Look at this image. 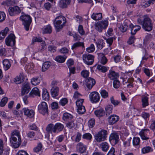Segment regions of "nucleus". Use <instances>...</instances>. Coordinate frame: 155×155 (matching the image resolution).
I'll return each instance as SVG.
<instances>
[{
	"instance_id": "f257e3e1",
	"label": "nucleus",
	"mask_w": 155,
	"mask_h": 155,
	"mask_svg": "<svg viewBox=\"0 0 155 155\" xmlns=\"http://www.w3.org/2000/svg\"><path fill=\"white\" fill-rule=\"evenodd\" d=\"M10 142L12 146L14 148H17L20 146L21 139L19 131L15 130L12 132Z\"/></svg>"
},
{
	"instance_id": "f03ea898",
	"label": "nucleus",
	"mask_w": 155,
	"mask_h": 155,
	"mask_svg": "<svg viewBox=\"0 0 155 155\" xmlns=\"http://www.w3.org/2000/svg\"><path fill=\"white\" fill-rule=\"evenodd\" d=\"M66 18L62 16H59L55 18L53 23L56 28V31L59 32L63 28L66 22Z\"/></svg>"
},
{
	"instance_id": "7ed1b4c3",
	"label": "nucleus",
	"mask_w": 155,
	"mask_h": 155,
	"mask_svg": "<svg viewBox=\"0 0 155 155\" xmlns=\"http://www.w3.org/2000/svg\"><path fill=\"white\" fill-rule=\"evenodd\" d=\"M20 19L22 21V24L25 29L27 31H28L32 21L31 18L28 15H23L20 16Z\"/></svg>"
},
{
	"instance_id": "20e7f679",
	"label": "nucleus",
	"mask_w": 155,
	"mask_h": 155,
	"mask_svg": "<svg viewBox=\"0 0 155 155\" xmlns=\"http://www.w3.org/2000/svg\"><path fill=\"white\" fill-rule=\"evenodd\" d=\"M107 135V130H101L94 135L95 140L98 142H100L105 140Z\"/></svg>"
},
{
	"instance_id": "39448f33",
	"label": "nucleus",
	"mask_w": 155,
	"mask_h": 155,
	"mask_svg": "<svg viewBox=\"0 0 155 155\" xmlns=\"http://www.w3.org/2000/svg\"><path fill=\"white\" fill-rule=\"evenodd\" d=\"M142 27L145 31H150L153 28V24L151 19L148 17L144 18L142 23Z\"/></svg>"
},
{
	"instance_id": "423d86ee",
	"label": "nucleus",
	"mask_w": 155,
	"mask_h": 155,
	"mask_svg": "<svg viewBox=\"0 0 155 155\" xmlns=\"http://www.w3.org/2000/svg\"><path fill=\"white\" fill-rule=\"evenodd\" d=\"M39 112L43 115H48V109L47 104L45 102H42L38 106Z\"/></svg>"
},
{
	"instance_id": "0eeeda50",
	"label": "nucleus",
	"mask_w": 155,
	"mask_h": 155,
	"mask_svg": "<svg viewBox=\"0 0 155 155\" xmlns=\"http://www.w3.org/2000/svg\"><path fill=\"white\" fill-rule=\"evenodd\" d=\"M108 25V21L106 20L101 21L95 24V28L99 32H101L103 29H105L107 28Z\"/></svg>"
},
{
	"instance_id": "6e6552de",
	"label": "nucleus",
	"mask_w": 155,
	"mask_h": 155,
	"mask_svg": "<svg viewBox=\"0 0 155 155\" xmlns=\"http://www.w3.org/2000/svg\"><path fill=\"white\" fill-rule=\"evenodd\" d=\"M83 60L84 62L88 65H92L94 61V56L88 54H84L82 56Z\"/></svg>"
},
{
	"instance_id": "1a4fd4ad",
	"label": "nucleus",
	"mask_w": 155,
	"mask_h": 155,
	"mask_svg": "<svg viewBox=\"0 0 155 155\" xmlns=\"http://www.w3.org/2000/svg\"><path fill=\"white\" fill-rule=\"evenodd\" d=\"M100 97L99 94L95 91L91 92L89 95V100L92 103H96L99 102Z\"/></svg>"
},
{
	"instance_id": "9d476101",
	"label": "nucleus",
	"mask_w": 155,
	"mask_h": 155,
	"mask_svg": "<svg viewBox=\"0 0 155 155\" xmlns=\"http://www.w3.org/2000/svg\"><path fill=\"white\" fill-rule=\"evenodd\" d=\"M15 37L12 34H10L5 39V42L7 45L11 46H14L15 43Z\"/></svg>"
},
{
	"instance_id": "9b49d317",
	"label": "nucleus",
	"mask_w": 155,
	"mask_h": 155,
	"mask_svg": "<svg viewBox=\"0 0 155 155\" xmlns=\"http://www.w3.org/2000/svg\"><path fill=\"white\" fill-rule=\"evenodd\" d=\"M109 141L113 145L117 144L119 141V136L118 134L116 132L112 133L110 136Z\"/></svg>"
},
{
	"instance_id": "f8f14e48",
	"label": "nucleus",
	"mask_w": 155,
	"mask_h": 155,
	"mask_svg": "<svg viewBox=\"0 0 155 155\" xmlns=\"http://www.w3.org/2000/svg\"><path fill=\"white\" fill-rule=\"evenodd\" d=\"M21 10L20 8L17 6L14 7H10L8 9V12L9 15L11 16L18 14L21 12Z\"/></svg>"
},
{
	"instance_id": "ddd939ff",
	"label": "nucleus",
	"mask_w": 155,
	"mask_h": 155,
	"mask_svg": "<svg viewBox=\"0 0 155 155\" xmlns=\"http://www.w3.org/2000/svg\"><path fill=\"white\" fill-rule=\"evenodd\" d=\"M85 81L87 87L89 90L91 89L96 83L95 80L91 78L86 79Z\"/></svg>"
},
{
	"instance_id": "4468645a",
	"label": "nucleus",
	"mask_w": 155,
	"mask_h": 155,
	"mask_svg": "<svg viewBox=\"0 0 155 155\" xmlns=\"http://www.w3.org/2000/svg\"><path fill=\"white\" fill-rule=\"evenodd\" d=\"M22 110L24 114L30 118L34 117L35 112L33 110H29L28 108H24L22 109Z\"/></svg>"
},
{
	"instance_id": "2eb2a0df",
	"label": "nucleus",
	"mask_w": 155,
	"mask_h": 155,
	"mask_svg": "<svg viewBox=\"0 0 155 155\" xmlns=\"http://www.w3.org/2000/svg\"><path fill=\"white\" fill-rule=\"evenodd\" d=\"M64 128V125L60 123H56L54 125L53 132L54 133H58L62 131Z\"/></svg>"
},
{
	"instance_id": "dca6fc26",
	"label": "nucleus",
	"mask_w": 155,
	"mask_h": 155,
	"mask_svg": "<svg viewBox=\"0 0 155 155\" xmlns=\"http://www.w3.org/2000/svg\"><path fill=\"white\" fill-rule=\"evenodd\" d=\"M30 87L29 86V83L28 82L24 83L22 85L21 94L23 95L25 94H27L29 91Z\"/></svg>"
},
{
	"instance_id": "f3484780",
	"label": "nucleus",
	"mask_w": 155,
	"mask_h": 155,
	"mask_svg": "<svg viewBox=\"0 0 155 155\" xmlns=\"http://www.w3.org/2000/svg\"><path fill=\"white\" fill-rule=\"evenodd\" d=\"M81 47L82 49H84V43L83 42L77 41L74 43L71 46V49L73 51L76 50L79 48Z\"/></svg>"
},
{
	"instance_id": "a211bd4d",
	"label": "nucleus",
	"mask_w": 155,
	"mask_h": 155,
	"mask_svg": "<svg viewBox=\"0 0 155 155\" xmlns=\"http://www.w3.org/2000/svg\"><path fill=\"white\" fill-rule=\"evenodd\" d=\"M119 119V116L115 115H112L108 117V122L110 125H112L116 123Z\"/></svg>"
},
{
	"instance_id": "6ab92c4d",
	"label": "nucleus",
	"mask_w": 155,
	"mask_h": 155,
	"mask_svg": "<svg viewBox=\"0 0 155 155\" xmlns=\"http://www.w3.org/2000/svg\"><path fill=\"white\" fill-rule=\"evenodd\" d=\"M86 148V146L81 142L78 143L76 146L77 150L81 153H83L85 152Z\"/></svg>"
},
{
	"instance_id": "aec40b11",
	"label": "nucleus",
	"mask_w": 155,
	"mask_h": 155,
	"mask_svg": "<svg viewBox=\"0 0 155 155\" xmlns=\"http://www.w3.org/2000/svg\"><path fill=\"white\" fill-rule=\"evenodd\" d=\"M99 62L103 64H105L107 61V60L104 55L102 53H97Z\"/></svg>"
},
{
	"instance_id": "412c9836",
	"label": "nucleus",
	"mask_w": 155,
	"mask_h": 155,
	"mask_svg": "<svg viewBox=\"0 0 155 155\" xmlns=\"http://www.w3.org/2000/svg\"><path fill=\"white\" fill-rule=\"evenodd\" d=\"M119 77V74L118 73L114 71L110 70L108 74V77L112 80L117 79Z\"/></svg>"
},
{
	"instance_id": "4be33fe9",
	"label": "nucleus",
	"mask_w": 155,
	"mask_h": 155,
	"mask_svg": "<svg viewBox=\"0 0 155 155\" xmlns=\"http://www.w3.org/2000/svg\"><path fill=\"white\" fill-rule=\"evenodd\" d=\"M3 141L0 139V155H8V150L3 149Z\"/></svg>"
},
{
	"instance_id": "5701e85b",
	"label": "nucleus",
	"mask_w": 155,
	"mask_h": 155,
	"mask_svg": "<svg viewBox=\"0 0 155 155\" xmlns=\"http://www.w3.org/2000/svg\"><path fill=\"white\" fill-rule=\"evenodd\" d=\"M59 88L58 87L53 86L51 90V94L53 97H55L58 95Z\"/></svg>"
},
{
	"instance_id": "b1692460",
	"label": "nucleus",
	"mask_w": 155,
	"mask_h": 155,
	"mask_svg": "<svg viewBox=\"0 0 155 155\" xmlns=\"http://www.w3.org/2000/svg\"><path fill=\"white\" fill-rule=\"evenodd\" d=\"M24 79L23 74L21 73L15 78L14 81L17 84H18L24 81Z\"/></svg>"
},
{
	"instance_id": "393cba45",
	"label": "nucleus",
	"mask_w": 155,
	"mask_h": 155,
	"mask_svg": "<svg viewBox=\"0 0 155 155\" xmlns=\"http://www.w3.org/2000/svg\"><path fill=\"white\" fill-rule=\"evenodd\" d=\"M29 95L31 97H33L34 95L40 97V94L38 89L37 87L33 88L29 93Z\"/></svg>"
},
{
	"instance_id": "a878e982",
	"label": "nucleus",
	"mask_w": 155,
	"mask_h": 155,
	"mask_svg": "<svg viewBox=\"0 0 155 155\" xmlns=\"http://www.w3.org/2000/svg\"><path fill=\"white\" fill-rule=\"evenodd\" d=\"M130 27L131 34V35H134L137 32L139 31L141 28L140 26L139 25H133Z\"/></svg>"
},
{
	"instance_id": "bb28decb",
	"label": "nucleus",
	"mask_w": 155,
	"mask_h": 155,
	"mask_svg": "<svg viewBox=\"0 0 155 155\" xmlns=\"http://www.w3.org/2000/svg\"><path fill=\"white\" fill-rule=\"evenodd\" d=\"M3 64L4 68L5 71L9 69L11 67V63L10 60L7 59H5L3 61Z\"/></svg>"
},
{
	"instance_id": "cd10ccee",
	"label": "nucleus",
	"mask_w": 155,
	"mask_h": 155,
	"mask_svg": "<svg viewBox=\"0 0 155 155\" xmlns=\"http://www.w3.org/2000/svg\"><path fill=\"white\" fill-rule=\"evenodd\" d=\"M94 114L98 117H101L105 115V111L102 108L98 109L94 111Z\"/></svg>"
},
{
	"instance_id": "c85d7f7f",
	"label": "nucleus",
	"mask_w": 155,
	"mask_h": 155,
	"mask_svg": "<svg viewBox=\"0 0 155 155\" xmlns=\"http://www.w3.org/2000/svg\"><path fill=\"white\" fill-rule=\"evenodd\" d=\"M71 0H61L60 2V6L61 7L66 8L70 2Z\"/></svg>"
},
{
	"instance_id": "c756f323",
	"label": "nucleus",
	"mask_w": 155,
	"mask_h": 155,
	"mask_svg": "<svg viewBox=\"0 0 155 155\" xmlns=\"http://www.w3.org/2000/svg\"><path fill=\"white\" fill-rule=\"evenodd\" d=\"M42 97L43 100L45 101H48L49 99V93L47 90L46 89H44L43 90Z\"/></svg>"
},
{
	"instance_id": "7c9ffc66",
	"label": "nucleus",
	"mask_w": 155,
	"mask_h": 155,
	"mask_svg": "<svg viewBox=\"0 0 155 155\" xmlns=\"http://www.w3.org/2000/svg\"><path fill=\"white\" fill-rule=\"evenodd\" d=\"M73 118V116L68 113H65L63 114V119L64 121L71 120Z\"/></svg>"
},
{
	"instance_id": "2f4dec72",
	"label": "nucleus",
	"mask_w": 155,
	"mask_h": 155,
	"mask_svg": "<svg viewBox=\"0 0 155 155\" xmlns=\"http://www.w3.org/2000/svg\"><path fill=\"white\" fill-rule=\"evenodd\" d=\"M9 31L8 28L6 27L4 30L0 32V40L3 39Z\"/></svg>"
},
{
	"instance_id": "473e14b6",
	"label": "nucleus",
	"mask_w": 155,
	"mask_h": 155,
	"mask_svg": "<svg viewBox=\"0 0 155 155\" xmlns=\"http://www.w3.org/2000/svg\"><path fill=\"white\" fill-rule=\"evenodd\" d=\"M148 131L149 130L148 129H144L141 130L139 133V134L143 140H147L149 139V138L145 136L146 132Z\"/></svg>"
},
{
	"instance_id": "72a5a7b5",
	"label": "nucleus",
	"mask_w": 155,
	"mask_h": 155,
	"mask_svg": "<svg viewBox=\"0 0 155 155\" xmlns=\"http://www.w3.org/2000/svg\"><path fill=\"white\" fill-rule=\"evenodd\" d=\"M91 18L95 20H101L102 18V14L101 13H94L91 15Z\"/></svg>"
},
{
	"instance_id": "f704fd0d",
	"label": "nucleus",
	"mask_w": 155,
	"mask_h": 155,
	"mask_svg": "<svg viewBox=\"0 0 155 155\" xmlns=\"http://www.w3.org/2000/svg\"><path fill=\"white\" fill-rule=\"evenodd\" d=\"M51 63L47 61L44 62L42 67V71L43 72L46 71L51 65Z\"/></svg>"
},
{
	"instance_id": "c9c22d12",
	"label": "nucleus",
	"mask_w": 155,
	"mask_h": 155,
	"mask_svg": "<svg viewBox=\"0 0 155 155\" xmlns=\"http://www.w3.org/2000/svg\"><path fill=\"white\" fill-rule=\"evenodd\" d=\"M109 146L108 144L106 142L102 143L100 144V147L102 150L105 152L107 151L109 148Z\"/></svg>"
},
{
	"instance_id": "e433bc0d",
	"label": "nucleus",
	"mask_w": 155,
	"mask_h": 155,
	"mask_svg": "<svg viewBox=\"0 0 155 155\" xmlns=\"http://www.w3.org/2000/svg\"><path fill=\"white\" fill-rule=\"evenodd\" d=\"M66 58V57L65 56H62L61 55H58L57 56L55 59L56 61L59 63H63L64 62Z\"/></svg>"
},
{
	"instance_id": "4c0bfd02",
	"label": "nucleus",
	"mask_w": 155,
	"mask_h": 155,
	"mask_svg": "<svg viewBox=\"0 0 155 155\" xmlns=\"http://www.w3.org/2000/svg\"><path fill=\"white\" fill-rule=\"evenodd\" d=\"M52 32V28L50 25L46 26L43 29V33L50 34Z\"/></svg>"
},
{
	"instance_id": "58836bf2",
	"label": "nucleus",
	"mask_w": 155,
	"mask_h": 155,
	"mask_svg": "<svg viewBox=\"0 0 155 155\" xmlns=\"http://www.w3.org/2000/svg\"><path fill=\"white\" fill-rule=\"evenodd\" d=\"M54 125L52 124H50L47 126L46 129L47 132L48 133L52 134Z\"/></svg>"
},
{
	"instance_id": "ea45409f",
	"label": "nucleus",
	"mask_w": 155,
	"mask_h": 155,
	"mask_svg": "<svg viewBox=\"0 0 155 155\" xmlns=\"http://www.w3.org/2000/svg\"><path fill=\"white\" fill-rule=\"evenodd\" d=\"M113 107L112 105L109 104L107 105L105 107L106 114H110L112 113Z\"/></svg>"
},
{
	"instance_id": "a19ab883",
	"label": "nucleus",
	"mask_w": 155,
	"mask_h": 155,
	"mask_svg": "<svg viewBox=\"0 0 155 155\" xmlns=\"http://www.w3.org/2000/svg\"><path fill=\"white\" fill-rule=\"evenodd\" d=\"M148 100V98L147 97L145 96L142 97V101L143 107H145L146 106L149 105Z\"/></svg>"
},
{
	"instance_id": "79ce46f5",
	"label": "nucleus",
	"mask_w": 155,
	"mask_h": 155,
	"mask_svg": "<svg viewBox=\"0 0 155 155\" xmlns=\"http://www.w3.org/2000/svg\"><path fill=\"white\" fill-rule=\"evenodd\" d=\"M153 149L150 146H147L143 148L142 150V152L143 153H145L152 151Z\"/></svg>"
},
{
	"instance_id": "37998d69",
	"label": "nucleus",
	"mask_w": 155,
	"mask_h": 155,
	"mask_svg": "<svg viewBox=\"0 0 155 155\" xmlns=\"http://www.w3.org/2000/svg\"><path fill=\"white\" fill-rule=\"evenodd\" d=\"M100 94L102 97L104 98H106L108 97V93L105 90H102L100 91Z\"/></svg>"
},
{
	"instance_id": "c03bdc74",
	"label": "nucleus",
	"mask_w": 155,
	"mask_h": 155,
	"mask_svg": "<svg viewBox=\"0 0 155 155\" xmlns=\"http://www.w3.org/2000/svg\"><path fill=\"white\" fill-rule=\"evenodd\" d=\"M82 138L84 139L90 140L92 138V135L89 133H86L82 135Z\"/></svg>"
},
{
	"instance_id": "a18cd8bd",
	"label": "nucleus",
	"mask_w": 155,
	"mask_h": 155,
	"mask_svg": "<svg viewBox=\"0 0 155 155\" xmlns=\"http://www.w3.org/2000/svg\"><path fill=\"white\" fill-rule=\"evenodd\" d=\"M97 68L100 71L103 72H106L108 69L105 66H102L100 64L97 65Z\"/></svg>"
},
{
	"instance_id": "49530a36",
	"label": "nucleus",
	"mask_w": 155,
	"mask_h": 155,
	"mask_svg": "<svg viewBox=\"0 0 155 155\" xmlns=\"http://www.w3.org/2000/svg\"><path fill=\"white\" fill-rule=\"evenodd\" d=\"M8 101V98L6 97H5L2 98L0 102V106L3 107L6 104Z\"/></svg>"
},
{
	"instance_id": "de8ad7c7",
	"label": "nucleus",
	"mask_w": 155,
	"mask_h": 155,
	"mask_svg": "<svg viewBox=\"0 0 155 155\" xmlns=\"http://www.w3.org/2000/svg\"><path fill=\"white\" fill-rule=\"evenodd\" d=\"M75 126V123L74 121H68L66 124V126L69 129H71L74 127Z\"/></svg>"
},
{
	"instance_id": "09e8293b",
	"label": "nucleus",
	"mask_w": 155,
	"mask_h": 155,
	"mask_svg": "<svg viewBox=\"0 0 155 155\" xmlns=\"http://www.w3.org/2000/svg\"><path fill=\"white\" fill-rule=\"evenodd\" d=\"M96 44L98 49H101L104 46L103 42L102 40H99L96 42Z\"/></svg>"
},
{
	"instance_id": "8fccbe9b",
	"label": "nucleus",
	"mask_w": 155,
	"mask_h": 155,
	"mask_svg": "<svg viewBox=\"0 0 155 155\" xmlns=\"http://www.w3.org/2000/svg\"><path fill=\"white\" fill-rule=\"evenodd\" d=\"M42 39L40 37H34L32 39L31 44H33L35 42H42Z\"/></svg>"
},
{
	"instance_id": "3c124183",
	"label": "nucleus",
	"mask_w": 155,
	"mask_h": 155,
	"mask_svg": "<svg viewBox=\"0 0 155 155\" xmlns=\"http://www.w3.org/2000/svg\"><path fill=\"white\" fill-rule=\"evenodd\" d=\"M140 142V139L138 137H134L133 140V143L134 146H138Z\"/></svg>"
},
{
	"instance_id": "603ef678",
	"label": "nucleus",
	"mask_w": 155,
	"mask_h": 155,
	"mask_svg": "<svg viewBox=\"0 0 155 155\" xmlns=\"http://www.w3.org/2000/svg\"><path fill=\"white\" fill-rule=\"evenodd\" d=\"M78 112L80 114H84L86 111L85 107L84 106L78 107Z\"/></svg>"
},
{
	"instance_id": "864d4df0",
	"label": "nucleus",
	"mask_w": 155,
	"mask_h": 155,
	"mask_svg": "<svg viewBox=\"0 0 155 155\" xmlns=\"http://www.w3.org/2000/svg\"><path fill=\"white\" fill-rule=\"evenodd\" d=\"M38 78L36 77L32 78L31 79V83L34 85H36L39 83V81L38 80Z\"/></svg>"
},
{
	"instance_id": "5fc2aeb1",
	"label": "nucleus",
	"mask_w": 155,
	"mask_h": 155,
	"mask_svg": "<svg viewBox=\"0 0 155 155\" xmlns=\"http://www.w3.org/2000/svg\"><path fill=\"white\" fill-rule=\"evenodd\" d=\"M123 25L124 26H125L127 27V28H130L131 26L133 25L131 23L130 21L127 19L125 20L123 23Z\"/></svg>"
},
{
	"instance_id": "6e6d98bb",
	"label": "nucleus",
	"mask_w": 155,
	"mask_h": 155,
	"mask_svg": "<svg viewBox=\"0 0 155 155\" xmlns=\"http://www.w3.org/2000/svg\"><path fill=\"white\" fill-rule=\"evenodd\" d=\"M95 49V47L94 44H92L89 47L86 48V51L88 53H91L94 52Z\"/></svg>"
},
{
	"instance_id": "4d7b16f0",
	"label": "nucleus",
	"mask_w": 155,
	"mask_h": 155,
	"mask_svg": "<svg viewBox=\"0 0 155 155\" xmlns=\"http://www.w3.org/2000/svg\"><path fill=\"white\" fill-rule=\"evenodd\" d=\"M110 101L111 103L114 106H117L120 103V102L118 101L114 100L113 96L110 97Z\"/></svg>"
},
{
	"instance_id": "13d9d810",
	"label": "nucleus",
	"mask_w": 155,
	"mask_h": 155,
	"mask_svg": "<svg viewBox=\"0 0 155 155\" xmlns=\"http://www.w3.org/2000/svg\"><path fill=\"white\" fill-rule=\"evenodd\" d=\"M42 147V146L41 143H39L38 145L37 146L34 148V151L36 153H38L41 150Z\"/></svg>"
},
{
	"instance_id": "bf43d9fd",
	"label": "nucleus",
	"mask_w": 155,
	"mask_h": 155,
	"mask_svg": "<svg viewBox=\"0 0 155 155\" xmlns=\"http://www.w3.org/2000/svg\"><path fill=\"white\" fill-rule=\"evenodd\" d=\"M120 82L117 79L114 80L113 82V85L114 88H118L120 86Z\"/></svg>"
},
{
	"instance_id": "052dcab7",
	"label": "nucleus",
	"mask_w": 155,
	"mask_h": 155,
	"mask_svg": "<svg viewBox=\"0 0 155 155\" xmlns=\"http://www.w3.org/2000/svg\"><path fill=\"white\" fill-rule=\"evenodd\" d=\"M78 31L81 35H83L85 34V31H84L82 26L81 25H79L78 28Z\"/></svg>"
},
{
	"instance_id": "680f3d73",
	"label": "nucleus",
	"mask_w": 155,
	"mask_h": 155,
	"mask_svg": "<svg viewBox=\"0 0 155 155\" xmlns=\"http://www.w3.org/2000/svg\"><path fill=\"white\" fill-rule=\"evenodd\" d=\"M132 35L129 38V40L127 41L129 45H131L134 42V40L136 39L134 35Z\"/></svg>"
},
{
	"instance_id": "e2e57ef3",
	"label": "nucleus",
	"mask_w": 155,
	"mask_h": 155,
	"mask_svg": "<svg viewBox=\"0 0 155 155\" xmlns=\"http://www.w3.org/2000/svg\"><path fill=\"white\" fill-rule=\"evenodd\" d=\"M155 1V0H149L146 2L143 5V7L146 8L147 7L151 4H153V2Z\"/></svg>"
},
{
	"instance_id": "0e129e2a",
	"label": "nucleus",
	"mask_w": 155,
	"mask_h": 155,
	"mask_svg": "<svg viewBox=\"0 0 155 155\" xmlns=\"http://www.w3.org/2000/svg\"><path fill=\"white\" fill-rule=\"evenodd\" d=\"M95 124V121L94 119L92 118L91 119L88 121V125L90 128H92L94 125Z\"/></svg>"
},
{
	"instance_id": "69168bd1",
	"label": "nucleus",
	"mask_w": 155,
	"mask_h": 155,
	"mask_svg": "<svg viewBox=\"0 0 155 155\" xmlns=\"http://www.w3.org/2000/svg\"><path fill=\"white\" fill-rule=\"evenodd\" d=\"M81 74L84 78H86L89 76V72L87 70H84L81 72Z\"/></svg>"
},
{
	"instance_id": "338daca9",
	"label": "nucleus",
	"mask_w": 155,
	"mask_h": 155,
	"mask_svg": "<svg viewBox=\"0 0 155 155\" xmlns=\"http://www.w3.org/2000/svg\"><path fill=\"white\" fill-rule=\"evenodd\" d=\"M68 100L66 98H63L60 100L59 104L62 106H64L68 103Z\"/></svg>"
},
{
	"instance_id": "774afa93",
	"label": "nucleus",
	"mask_w": 155,
	"mask_h": 155,
	"mask_svg": "<svg viewBox=\"0 0 155 155\" xmlns=\"http://www.w3.org/2000/svg\"><path fill=\"white\" fill-rule=\"evenodd\" d=\"M117 152H115V149L111 147L107 155H117Z\"/></svg>"
}]
</instances>
